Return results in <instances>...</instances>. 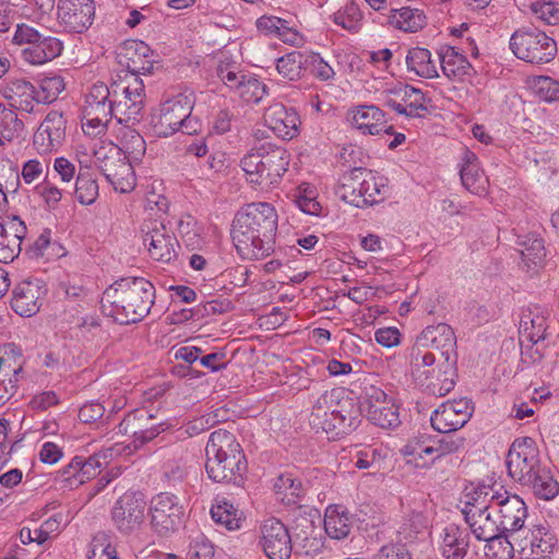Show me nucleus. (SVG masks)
Listing matches in <instances>:
<instances>
[{"mask_svg":"<svg viewBox=\"0 0 559 559\" xmlns=\"http://www.w3.org/2000/svg\"><path fill=\"white\" fill-rule=\"evenodd\" d=\"M448 360L438 361L436 368H431L427 374V383L429 386H420L428 394L433 396L447 395L455 385L456 364H453V372H449Z\"/></svg>","mask_w":559,"mask_h":559,"instance_id":"nucleus-33","label":"nucleus"},{"mask_svg":"<svg viewBox=\"0 0 559 559\" xmlns=\"http://www.w3.org/2000/svg\"><path fill=\"white\" fill-rule=\"evenodd\" d=\"M267 93V86L252 75L242 79V83L237 90V94L246 103L258 104Z\"/></svg>","mask_w":559,"mask_h":559,"instance_id":"nucleus-55","label":"nucleus"},{"mask_svg":"<svg viewBox=\"0 0 559 559\" xmlns=\"http://www.w3.org/2000/svg\"><path fill=\"white\" fill-rule=\"evenodd\" d=\"M493 512H496L495 507L465 512L464 520L478 540L495 537V534L501 532L498 520L492 516Z\"/></svg>","mask_w":559,"mask_h":559,"instance_id":"nucleus-29","label":"nucleus"},{"mask_svg":"<svg viewBox=\"0 0 559 559\" xmlns=\"http://www.w3.org/2000/svg\"><path fill=\"white\" fill-rule=\"evenodd\" d=\"M64 90L63 79L59 75L45 76L39 82L37 92V103L50 104Z\"/></svg>","mask_w":559,"mask_h":559,"instance_id":"nucleus-54","label":"nucleus"},{"mask_svg":"<svg viewBox=\"0 0 559 559\" xmlns=\"http://www.w3.org/2000/svg\"><path fill=\"white\" fill-rule=\"evenodd\" d=\"M121 143L124 153L123 156L127 157V160L130 158L133 160H140L144 156L146 144L143 136L135 130H126L122 134Z\"/></svg>","mask_w":559,"mask_h":559,"instance_id":"nucleus-53","label":"nucleus"},{"mask_svg":"<svg viewBox=\"0 0 559 559\" xmlns=\"http://www.w3.org/2000/svg\"><path fill=\"white\" fill-rule=\"evenodd\" d=\"M514 538H519L518 535H511L498 532L495 537L484 539L486 544V555L491 559H512L514 552Z\"/></svg>","mask_w":559,"mask_h":559,"instance_id":"nucleus-45","label":"nucleus"},{"mask_svg":"<svg viewBox=\"0 0 559 559\" xmlns=\"http://www.w3.org/2000/svg\"><path fill=\"white\" fill-rule=\"evenodd\" d=\"M556 536L548 526L534 525L523 538H514L522 559H544L552 552Z\"/></svg>","mask_w":559,"mask_h":559,"instance_id":"nucleus-21","label":"nucleus"},{"mask_svg":"<svg viewBox=\"0 0 559 559\" xmlns=\"http://www.w3.org/2000/svg\"><path fill=\"white\" fill-rule=\"evenodd\" d=\"M75 197L83 205H91L96 201L98 197V185L88 173H79L75 181Z\"/></svg>","mask_w":559,"mask_h":559,"instance_id":"nucleus-51","label":"nucleus"},{"mask_svg":"<svg viewBox=\"0 0 559 559\" xmlns=\"http://www.w3.org/2000/svg\"><path fill=\"white\" fill-rule=\"evenodd\" d=\"M501 498V492L495 489V485L471 484L464 490V508L462 513L469 510L493 508L496 499Z\"/></svg>","mask_w":559,"mask_h":559,"instance_id":"nucleus-32","label":"nucleus"},{"mask_svg":"<svg viewBox=\"0 0 559 559\" xmlns=\"http://www.w3.org/2000/svg\"><path fill=\"white\" fill-rule=\"evenodd\" d=\"M146 501L141 491H127L114 504L111 521L116 530L129 536L139 531L145 520Z\"/></svg>","mask_w":559,"mask_h":559,"instance_id":"nucleus-10","label":"nucleus"},{"mask_svg":"<svg viewBox=\"0 0 559 559\" xmlns=\"http://www.w3.org/2000/svg\"><path fill=\"white\" fill-rule=\"evenodd\" d=\"M411 549V552L419 548L420 551L430 549L431 544L425 516L421 513H413L404 521L397 531V542Z\"/></svg>","mask_w":559,"mask_h":559,"instance_id":"nucleus-25","label":"nucleus"},{"mask_svg":"<svg viewBox=\"0 0 559 559\" xmlns=\"http://www.w3.org/2000/svg\"><path fill=\"white\" fill-rule=\"evenodd\" d=\"M132 66L129 69L132 72L133 83L120 87V84H112V106L115 110V118L119 123L128 122L130 120H139L141 112L144 108V84L139 79V74L151 73L153 70V62L145 61L142 67H136L135 60H131Z\"/></svg>","mask_w":559,"mask_h":559,"instance_id":"nucleus-7","label":"nucleus"},{"mask_svg":"<svg viewBox=\"0 0 559 559\" xmlns=\"http://www.w3.org/2000/svg\"><path fill=\"white\" fill-rule=\"evenodd\" d=\"M352 124L365 134L393 133V127L386 123L384 112L373 105H361L354 109Z\"/></svg>","mask_w":559,"mask_h":559,"instance_id":"nucleus-26","label":"nucleus"},{"mask_svg":"<svg viewBox=\"0 0 559 559\" xmlns=\"http://www.w3.org/2000/svg\"><path fill=\"white\" fill-rule=\"evenodd\" d=\"M506 465L509 476L528 487L536 497L550 500L558 495L559 484L549 468L542 464L539 450L533 438H516L509 448Z\"/></svg>","mask_w":559,"mask_h":559,"instance_id":"nucleus-2","label":"nucleus"},{"mask_svg":"<svg viewBox=\"0 0 559 559\" xmlns=\"http://www.w3.org/2000/svg\"><path fill=\"white\" fill-rule=\"evenodd\" d=\"M143 242L148 246L150 255L163 263H170L178 257L180 245L173 233L158 221L143 223L141 227Z\"/></svg>","mask_w":559,"mask_h":559,"instance_id":"nucleus-13","label":"nucleus"},{"mask_svg":"<svg viewBox=\"0 0 559 559\" xmlns=\"http://www.w3.org/2000/svg\"><path fill=\"white\" fill-rule=\"evenodd\" d=\"M306 72L311 73L321 81H328L335 74L333 68L322 57L313 51H307Z\"/></svg>","mask_w":559,"mask_h":559,"instance_id":"nucleus-57","label":"nucleus"},{"mask_svg":"<svg viewBox=\"0 0 559 559\" xmlns=\"http://www.w3.org/2000/svg\"><path fill=\"white\" fill-rule=\"evenodd\" d=\"M516 245L527 266L539 264L546 255L544 240L534 235L519 236Z\"/></svg>","mask_w":559,"mask_h":559,"instance_id":"nucleus-44","label":"nucleus"},{"mask_svg":"<svg viewBox=\"0 0 559 559\" xmlns=\"http://www.w3.org/2000/svg\"><path fill=\"white\" fill-rule=\"evenodd\" d=\"M493 506L499 514L498 522L501 532L519 535L527 518V507L523 499L518 495L504 491L501 493V498L496 499Z\"/></svg>","mask_w":559,"mask_h":559,"instance_id":"nucleus-20","label":"nucleus"},{"mask_svg":"<svg viewBox=\"0 0 559 559\" xmlns=\"http://www.w3.org/2000/svg\"><path fill=\"white\" fill-rule=\"evenodd\" d=\"M277 213L270 203H250L239 210L231 225V238L238 254L260 260L275 250Z\"/></svg>","mask_w":559,"mask_h":559,"instance_id":"nucleus-1","label":"nucleus"},{"mask_svg":"<svg viewBox=\"0 0 559 559\" xmlns=\"http://www.w3.org/2000/svg\"><path fill=\"white\" fill-rule=\"evenodd\" d=\"M290 154L283 146L263 142L255 144L240 160L250 182L270 186L287 171Z\"/></svg>","mask_w":559,"mask_h":559,"instance_id":"nucleus-6","label":"nucleus"},{"mask_svg":"<svg viewBox=\"0 0 559 559\" xmlns=\"http://www.w3.org/2000/svg\"><path fill=\"white\" fill-rule=\"evenodd\" d=\"M37 95L36 87L24 79L13 80L7 86L5 97L19 110L32 112Z\"/></svg>","mask_w":559,"mask_h":559,"instance_id":"nucleus-34","label":"nucleus"},{"mask_svg":"<svg viewBox=\"0 0 559 559\" xmlns=\"http://www.w3.org/2000/svg\"><path fill=\"white\" fill-rule=\"evenodd\" d=\"M265 126L283 140H292L298 134L299 117L293 108L276 103L267 107L264 112Z\"/></svg>","mask_w":559,"mask_h":559,"instance_id":"nucleus-24","label":"nucleus"},{"mask_svg":"<svg viewBox=\"0 0 559 559\" xmlns=\"http://www.w3.org/2000/svg\"><path fill=\"white\" fill-rule=\"evenodd\" d=\"M419 344L439 352L442 360H448L447 368L453 372V364L457 362L456 336L453 329L447 323L426 326L417 336Z\"/></svg>","mask_w":559,"mask_h":559,"instance_id":"nucleus-18","label":"nucleus"},{"mask_svg":"<svg viewBox=\"0 0 559 559\" xmlns=\"http://www.w3.org/2000/svg\"><path fill=\"white\" fill-rule=\"evenodd\" d=\"M24 123L16 112L0 104V140L11 141L23 130Z\"/></svg>","mask_w":559,"mask_h":559,"instance_id":"nucleus-52","label":"nucleus"},{"mask_svg":"<svg viewBox=\"0 0 559 559\" xmlns=\"http://www.w3.org/2000/svg\"><path fill=\"white\" fill-rule=\"evenodd\" d=\"M110 539L107 533L98 532L93 538L88 559H119Z\"/></svg>","mask_w":559,"mask_h":559,"instance_id":"nucleus-56","label":"nucleus"},{"mask_svg":"<svg viewBox=\"0 0 559 559\" xmlns=\"http://www.w3.org/2000/svg\"><path fill=\"white\" fill-rule=\"evenodd\" d=\"M277 495H283L282 500L287 504H294L305 495L301 480L294 477L292 473L281 474L274 483Z\"/></svg>","mask_w":559,"mask_h":559,"instance_id":"nucleus-46","label":"nucleus"},{"mask_svg":"<svg viewBox=\"0 0 559 559\" xmlns=\"http://www.w3.org/2000/svg\"><path fill=\"white\" fill-rule=\"evenodd\" d=\"M362 17L364 15L359 5L354 1H348L331 15L332 21L336 25L353 34L361 29Z\"/></svg>","mask_w":559,"mask_h":559,"instance_id":"nucleus-43","label":"nucleus"},{"mask_svg":"<svg viewBox=\"0 0 559 559\" xmlns=\"http://www.w3.org/2000/svg\"><path fill=\"white\" fill-rule=\"evenodd\" d=\"M211 516L217 524L224 525L227 530L240 528L242 512H240L226 498H216L211 508Z\"/></svg>","mask_w":559,"mask_h":559,"instance_id":"nucleus-39","label":"nucleus"},{"mask_svg":"<svg viewBox=\"0 0 559 559\" xmlns=\"http://www.w3.org/2000/svg\"><path fill=\"white\" fill-rule=\"evenodd\" d=\"M10 371L11 368L9 372ZM12 372V376L8 374V380L0 381V406L16 393L17 382L20 380V376L23 373L22 366L20 365L19 367L13 368Z\"/></svg>","mask_w":559,"mask_h":559,"instance_id":"nucleus-61","label":"nucleus"},{"mask_svg":"<svg viewBox=\"0 0 559 559\" xmlns=\"http://www.w3.org/2000/svg\"><path fill=\"white\" fill-rule=\"evenodd\" d=\"M102 463L97 456H90L83 459L81 456V464H79V479L76 484L83 485L87 480L94 478L98 474Z\"/></svg>","mask_w":559,"mask_h":559,"instance_id":"nucleus-62","label":"nucleus"},{"mask_svg":"<svg viewBox=\"0 0 559 559\" xmlns=\"http://www.w3.org/2000/svg\"><path fill=\"white\" fill-rule=\"evenodd\" d=\"M307 51L308 50H294L280 57L276 61V69L278 73L289 81L298 80L305 75Z\"/></svg>","mask_w":559,"mask_h":559,"instance_id":"nucleus-41","label":"nucleus"},{"mask_svg":"<svg viewBox=\"0 0 559 559\" xmlns=\"http://www.w3.org/2000/svg\"><path fill=\"white\" fill-rule=\"evenodd\" d=\"M310 532L301 531L294 534V547L297 554H304L309 557H316L324 548V538L317 534L313 525L308 526Z\"/></svg>","mask_w":559,"mask_h":559,"instance_id":"nucleus-47","label":"nucleus"},{"mask_svg":"<svg viewBox=\"0 0 559 559\" xmlns=\"http://www.w3.org/2000/svg\"><path fill=\"white\" fill-rule=\"evenodd\" d=\"M94 0H59L57 5V20L60 27L68 33L81 34L94 21Z\"/></svg>","mask_w":559,"mask_h":559,"instance_id":"nucleus-16","label":"nucleus"},{"mask_svg":"<svg viewBox=\"0 0 559 559\" xmlns=\"http://www.w3.org/2000/svg\"><path fill=\"white\" fill-rule=\"evenodd\" d=\"M13 43L20 46L26 45L21 50V56L31 64L46 63L59 57L63 49V44L60 39L46 36L35 27L24 23L16 26Z\"/></svg>","mask_w":559,"mask_h":559,"instance_id":"nucleus-8","label":"nucleus"},{"mask_svg":"<svg viewBox=\"0 0 559 559\" xmlns=\"http://www.w3.org/2000/svg\"><path fill=\"white\" fill-rule=\"evenodd\" d=\"M79 464H81V456H74L67 466L58 472L60 481L71 489L79 487V484H76L80 473Z\"/></svg>","mask_w":559,"mask_h":559,"instance_id":"nucleus-63","label":"nucleus"},{"mask_svg":"<svg viewBox=\"0 0 559 559\" xmlns=\"http://www.w3.org/2000/svg\"><path fill=\"white\" fill-rule=\"evenodd\" d=\"M406 360L409 367V372L413 380L419 386H429L427 383V374L430 372L435 362L437 361L436 355L424 344L416 342L413 346L407 348Z\"/></svg>","mask_w":559,"mask_h":559,"instance_id":"nucleus-27","label":"nucleus"},{"mask_svg":"<svg viewBox=\"0 0 559 559\" xmlns=\"http://www.w3.org/2000/svg\"><path fill=\"white\" fill-rule=\"evenodd\" d=\"M214 556V547L212 543L201 533L191 537L187 557L189 559H212Z\"/></svg>","mask_w":559,"mask_h":559,"instance_id":"nucleus-58","label":"nucleus"},{"mask_svg":"<svg viewBox=\"0 0 559 559\" xmlns=\"http://www.w3.org/2000/svg\"><path fill=\"white\" fill-rule=\"evenodd\" d=\"M155 287L144 277H121L105 289L102 308L121 324L142 321L155 302Z\"/></svg>","mask_w":559,"mask_h":559,"instance_id":"nucleus-3","label":"nucleus"},{"mask_svg":"<svg viewBox=\"0 0 559 559\" xmlns=\"http://www.w3.org/2000/svg\"><path fill=\"white\" fill-rule=\"evenodd\" d=\"M67 120L59 111H49L33 138V145L39 154L57 151L66 140Z\"/></svg>","mask_w":559,"mask_h":559,"instance_id":"nucleus-19","label":"nucleus"},{"mask_svg":"<svg viewBox=\"0 0 559 559\" xmlns=\"http://www.w3.org/2000/svg\"><path fill=\"white\" fill-rule=\"evenodd\" d=\"M364 405L367 418L373 425L391 429L401 424L399 407L383 390L376 386L366 389Z\"/></svg>","mask_w":559,"mask_h":559,"instance_id":"nucleus-15","label":"nucleus"},{"mask_svg":"<svg viewBox=\"0 0 559 559\" xmlns=\"http://www.w3.org/2000/svg\"><path fill=\"white\" fill-rule=\"evenodd\" d=\"M361 421V408L355 400L341 388L325 391L312 406L309 423L317 431L341 438L357 429Z\"/></svg>","mask_w":559,"mask_h":559,"instance_id":"nucleus-4","label":"nucleus"},{"mask_svg":"<svg viewBox=\"0 0 559 559\" xmlns=\"http://www.w3.org/2000/svg\"><path fill=\"white\" fill-rule=\"evenodd\" d=\"M192 108L193 100L185 94H178L163 103L159 115L152 121L154 134L157 138H168L179 131L180 123L188 118Z\"/></svg>","mask_w":559,"mask_h":559,"instance_id":"nucleus-14","label":"nucleus"},{"mask_svg":"<svg viewBox=\"0 0 559 559\" xmlns=\"http://www.w3.org/2000/svg\"><path fill=\"white\" fill-rule=\"evenodd\" d=\"M95 158L100 173L116 191L128 193L134 189L133 167L117 147H110L108 153L100 148L95 152Z\"/></svg>","mask_w":559,"mask_h":559,"instance_id":"nucleus-11","label":"nucleus"},{"mask_svg":"<svg viewBox=\"0 0 559 559\" xmlns=\"http://www.w3.org/2000/svg\"><path fill=\"white\" fill-rule=\"evenodd\" d=\"M431 426L441 433H450L461 429L466 424V413L456 415L450 406V401L437 408L430 417Z\"/></svg>","mask_w":559,"mask_h":559,"instance_id":"nucleus-37","label":"nucleus"},{"mask_svg":"<svg viewBox=\"0 0 559 559\" xmlns=\"http://www.w3.org/2000/svg\"><path fill=\"white\" fill-rule=\"evenodd\" d=\"M365 173H367V169L362 167H354L349 171L344 173L335 189L336 195L348 204L364 207L366 199L362 198V189H360L358 182H361V177Z\"/></svg>","mask_w":559,"mask_h":559,"instance_id":"nucleus-30","label":"nucleus"},{"mask_svg":"<svg viewBox=\"0 0 559 559\" xmlns=\"http://www.w3.org/2000/svg\"><path fill=\"white\" fill-rule=\"evenodd\" d=\"M389 93L393 94L401 103L406 104L408 117L418 116L417 111L427 110L425 106L426 97L424 93L414 86L408 84H397L389 88Z\"/></svg>","mask_w":559,"mask_h":559,"instance_id":"nucleus-42","label":"nucleus"},{"mask_svg":"<svg viewBox=\"0 0 559 559\" xmlns=\"http://www.w3.org/2000/svg\"><path fill=\"white\" fill-rule=\"evenodd\" d=\"M408 71L427 79L437 78L438 71L431 61V53L426 48L414 47L408 50L405 58Z\"/></svg>","mask_w":559,"mask_h":559,"instance_id":"nucleus-40","label":"nucleus"},{"mask_svg":"<svg viewBox=\"0 0 559 559\" xmlns=\"http://www.w3.org/2000/svg\"><path fill=\"white\" fill-rule=\"evenodd\" d=\"M367 177H361V182H358L362 189V198L366 199V205L374 204L384 199L388 193V186L385 178H376L367 170Z\"/></svg>","mask_w":559,"mask_h":559,"instance_id":"nucleus-49","label":"nucleus"},{"mask_svg":"<svg viewBox=\"0 0 559 559\" xmlns=\"http://www.w3.org/2000/svg\"><path fill=\"white\" fill-rule=\"evenodd\" d=\"M378 552L381 559H412L411 549L401 543L383 545Z\"/></svg>","mask_w":559,"mask_h":559,"instance_id":"nucleus-64","label":"nucleus"},{"mask_svg":"<svg viewBox=\"0 0 559 559\" xmlns=\"http://www.w3.org/2000/svg\"><path fill=\"white\" fill-rule=\"evenodd\" d=\"M460 176L462 185L471 192L478 193L484 190V183L486 181L484 173L478 166L476 154L468 148H463Z\"/></svg>","mask_w":559,"mask_h":559,"instance_id":"nucleus-36","label":"nucleus"},{"mask_svg":"<svg viewBox=\"0 0 559 559\" xmlns=\"http://www.w3.org/2000/svg\"><path fill=\"white\" fill-rule=\"evenodd\" d=\"M205 469L209 477L216 483L241 486L247 471V461L236 437L225 429L210 435L206 448Z\"/></svg>","mask_w":559,"mask_h":559,"instance_id":"nucleus-5","label":"nucleus"},{"mask_svg":"<svg viewBox=\"0 0 559 559\" xmlns=\"http://www.w3.org/2000/svg\"><path fill=\"white\" fill-rule=\"evenodd\" d=\"M532 11L537 19L549 25H556L559 22V8L555 2H534L532 4Z\"/></svg>","mask_w":559,"mask_h":559,"instance_id":"nucleus-59","label":"nucleus"},{"mask_svg":"<svg viewBox=\"0 0 559 559\" xmlns=\"http://www.w3.org/2000/svg\"><path fill=\"white\" fill-rule=\"evenodd\" d=\"M520 329L523 336L533 344L545 338L546 319L539 313L534 314L531 310L523 313L520 322Z\"/></svg>","mask_w":559,"mask_h":559,"instance_id":"nucleus-48","label":"nucleus"},{"mask_svg":"<svg viewBox=\"0 0 559 559\" xmlns=\"http://www.w3.org/2000/svg\"><path fill=\"white\" fill-rule=\"evenodd\" d=\"M83 114L86 116H95L94 120L97 122L110 121L111 118L115 117L112 98H110V102L106 103L85 104Z\"/></svg>","mask_w":559,"mask_h":559,"instance_id":"nucleus-60","label":"nucleus"},{"mask_svg":"<svg viewBox=\"0 0 559 559\" xmlns=\"http://www.w3.org/2000/svg\"><path fill=\"white\" fill-rule=\"evenodd\" d=\"M45 294L40 281H23L13 289L11 307L19 316L29 318L39 311Z\"/></svg>","mask_w":559,"mask_h":559,"instance_id":"nucleus-23","label":"nucleus"},{"mask_svg":"<svg viewBox=\"0 0 559 559\" xmlns=\"http://www.w3.org/2000/svg\"><path fill=\"white\" fill-rule=\"evenodd\" d=\"M510 49L523 61L542 64L554 59L557 45L545 32L537 28H521L512 34Z\"/></svg>","mask_w":559,"mask_h":559,"instance_id":"nucleus-9","label":"nucleus"},{"mask_svg":"<svg viewBox=\"0 0 559 559\" xmlns=\"http://www.w3.org/2000/svg\"><path fill=\"white\" fill-rule=\"evenodd\" d=\"M440 551L445 559H464L469 550L471 535L466 528L456 524L444 527Z\"/></svg>","mask_w":559,"mask_h":559,"instance_id":"nucleus-28","label":"nucleus"},{"mask_svg":"<svg viewBox=\"0 0 559 559\" xmlns=\"http://www.w3.org/2000/svg\"><path fill=\"white\" fill-rule=\"evenodd\" d=\"M352 528L349 512L343 506H329L324 515V531L332 539H344Z\"/></svg>","mask_w":559,"mask_h":559,"instance_id":"nucleus-35","label":"nucleus"},{"mask_svg":"<svg viewBox=\"0 0 559 559\" xmlns=\"http://www.w3.org/2000/svg\"><path fill=\"white\" fill-rule=\"evenodd\" d=\"M260 545L270 559H289L294 548V536L277 519H269L261 526Z\"/></svg>","mask_w":559,"mask_h":559,"instance_id":"nucleus-17","label":"nucleus"},{"mask_svg":"<svg viewBox=\"0 0 559 559\" xmlns=\"http://www.w3.org/2000/svg\"><path fill=\"white\" fill-rule=\"evenodd\" d=\"M389 24L404 32L415 33L426 24V16L423 11L404 7L391 10L388 19Z\"/></svg>","mask_w":559,"mask_h":559,"instance_id":"nucleus-38","label":"nucleus"},{"mask_svg":"<svg viewBox=\"0 0 559 559\" xmlns=\"http://www.w3.org/2000/svg\"><path fill=\"white\" fill-rule=\"evenodd\" d=\"M27 228L16 215L0 222V262L10 263L19 257Z\"/></svg>","mask_w":559,"mask_h":559,"instance_id":"nucleus-22","label":"nucleus"},{"mask_svg":"<svg viewBox=\"0 0 559 559\" xmlns=\"http://www.w3.org/2000/svg\"><path fill=\"white\" fill-rule=\"evenodd\" d=\"M150 514L153 530L166 536L181 526L185 511L176 495L160 492L152 499Z\"/></svg>","mask_w":559,"mask_h":559,"instance_id":"nucleus-12","label":"nucleus"},{"mask_svg":"<svg viewBox=\"0 0 559 559\" xmlns=\"http://www.w3.org/2000/svg\"><path fill=\"white\" fill-rule=\"evenodd\" d=\"M530 88L544 102L559 100V81L550 76H534L528 80Z\"/></svg>","mask_w":559,"mask_h":559,"instance_id":"nucleus-50","label":"nucleus"},{"mask_svg":"<svg viewBox=\"0 0 559 559\" xmlns=\"http://www.w3.org/2000/svg\"><path fill=\"white\" fill-rule=\"evenodd\" d=\"M439 56L442 72L450 80L463 81L466 76L472 75V64L454 47L447 46L442 48Z\"/></svg>","mask_w":559,"mask_h":559,"instance_id":"nucleus-31","label":"nucleus"}]
</instances>
